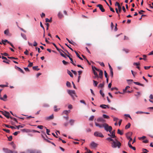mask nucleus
Masks as SVG:
<instances>
[{"label":"nucleus","mask_w":153,"mask_h":153,"mask_svg":"<svg viewBox=\"0 0 153 153\" xmlns=\"http://www.w3.org/2000/svg\"><path fill=\"white\" fill-rule=\"evenodd\" d=\"M91 146L93 147H97V145L94 142H92L91 144Z\"/></svg>","instance_id":"obj_15"},{"label":"nucleus","mask_w":153,"mask_h":153,"mask_svg":"<svg viewBox=\"0 0 153 153\" xmlns=\"http://www.w3.org/2000/svg\"><path fill=\"white\" fill-rule=\"evenodd\" d=\"M58 51H59V52L61 55L62 56L65 58L66 57V56L64 54H63L61 52V50L60 49H59V48H58Z\"/></svg>","instance_id":"obj_17"},{"label":"nucleus","mask_w":153,"mask_h":153,"mask_svg":"<svg viewBox=\"0 0 153 153\" xmlns=\"http://www.w3.org/2000/svg\"><path fill=\"white\" fill-rule=\"evenodd\" d=\"M52 21V19L51 18L50 19H48L47 18L45 19V22H51Z\"/></svg>","instance_id":"obj_34"},{"label":"nucleus","mask_w":153,"mask_h":153,"mask_svg":"<svg viewBox=\"0 0 153 153\" xmlns=\"http://www.w3.org/2000/svg\"><path fill=\"white\" fill-rule=\"evenodd\" d=\"M44 135L42 134L41 136H42V137L44 139V140H45L46 139L45 138V136L47 138L50 139L48 137H47V135H46V134H45V132H44Z\"/></svg>","instance_id":"obj_20"},{"label":"nucleus","mask_w":153,"mask_h":153,"mask_svg":"<svg viewBox=\"0 0 153 153\" xmlns=\"http://www.w3.org/2000/svg\"><path fill=\"white\" fill-rule=\"evenodd\" d=\"M17 70L19 71H20L23 74L24 73V71H23L19 67H17Z\"/></svg>","instance_id":"obj_33"},{"label":"nucleus","mask_w":153,"mask_h":153,"mask_svg":"<svg viewBox=\"0 0 153 153\" xmlns=\"http://www.w3.org/2000/svg\"><path fill=\"white\" fill-rule=\"evenodd\" d=\"M67 73H68V74L69 75H70V76L71 77H73V75L70 71L68 70H67Z\"/></svg>","instance_id":"obj_30"},{"label":"nucleus","mask_w":153,"mask_h":153,"mask_svg":"<svg viewBox=\"0 0 153 153\" xmlns=\"http://www.w3.org/2000/svg\"><path fill=\"white\" fill-rule=\"evenodd\" d=\"M111 117H112L113 118L114 121H116L117 122V120H118V119L116 117L113 116H112Z\"/></svg>","instance_id":"obj_36"},{"label":"nucleus","mask_w":153,"mask_h":153,"mask_svg":"<svg viewBox=\"0 0 153 153\" xmlns=\"http://www.w3.org/2000/svg\"><path fill=\"white\" fill-rule=\"evenodd\" d=\"M37 128H40V129H42L43 128V126L42 125L38 126Z\"/></svg>","instance_id":"obj_60"},{"label":"nucleus","mask_w":153,"mask_h":153,"mask_svg":"<svg viewBox=\"0 0 153 153\" xmlns=\"http://www.w3.org/2000/svg\"><path fill=\"white\" fill-rule=\"evenodd\" d=\"M92 70H94V69L99 72H100V71H101V70H100L99 69L97 68L94 66H92Z\"/></svg>","instance_id":"obj_29"},{"label":"nucleus","mask_w":153,"mask_h":153,"mask_svg":"<svg viewBox=\"0 0 153 153\" xmlns=\"http://www.w3.org/2000/svg\"><path fill=\"white\" fill-rule=\"evenodd\" d=\"M66 39L72 45H74V42L72 40L70 41L67 38H66Z\"/></svg>","instance_id":"obj_28"},{"label":"nucleus","mask_w":153,"mask_h":153,"mask_svg":"<svg viewBox=\"0 0 153 153\" xmlns=\"http://www.w3.org/2000/svg\"><path fill=\"white\" fill-rule=\"evenodd\" d=\"M111 147L113 148H116L117 147L120 148L121 146V143L118 141L117 138H115V140L111 143Z\"/></svg>","instance_id":"obj_2"},{"label":"nucleus","mask_w":153,"mask_h":153,"mask_svg":"<svg viewBox=\"0 0 153 153\" xmlns=\"http://www.w3.org/2000/svg\"><path fill=\"white\" fill-rule=\"evenodd\" d=\"M103 117L104 118H106V119H109V117L108 116V115H107L105 114H103Z\"/></svg>","instance_id":"obj_42"},{"label":"nucleus","mask_w":153,"mask_h":153,"mask_svg":"<svg viewBox=\"0 0 153 153\" xmlns=\"http://www.w3.org/2000/svg\"><path fill=\"white\" fill-rule=\"evenodd\" d=\"M3 150L5 153H13V151L7 148H4Z\"/></svg>","instance_id":"obj_7"},{"label":"nucleus","mask_w":153,"mask_h":153,"mask_svg":"<svg viewBox=\"0 0 153 153\" xmlns=\"http://www.w3.org/2000/svg\"><path fill=\"white\" fill-rule=\"evenodd\" d=\"M7 58L8 59H15V60H18V59L17 58H15V57H13V56H11V57L8 56Z\"/></svg>","instance_id":"obj_35"},{"label":"nucleus","mask_w":153,"mask_h":153,"mask_svg":"<svg viewBox=\"0 0 153 153\" xmlns=\"http://www.w3.org/2000/svg\"><path fill=\"white\" fill-rule=\"evenodd\" d=\"M105 120L102 117H99L97 119V121L98 122H105Z\"/></svg>","instance_id":"obj_11"},{"label":"nucleus","mask_w":153,"mask_h":153,"mask_svg":"<svg viewBox=\"0 0 153 153\" xmlns=\"http://www.w3.org/2000/svg\"><path fill=\"white\" fill-rule=\"evenodd\" d=\"M93 71L94 74L95 75H96V76L97 75H98L97 73L94 70H94H93Z\"/></svg>","instance_id":"obj_63"},{"label":"nucleus","mask_w":153,"mask_h":153,"mask_svg":"<svg viewBox=\"0 0 153 153\" xmlns=\"http://www.w3.org/2000/svg\"><path fill=\"white\" fill-rule=\"evenodd\" d=\"M98 63L99 64L102 66L104 67L105 66V65L103 62H99Z\"/></svg>","instance_id":"obj_55"},{"label":"nucleus","mask_w":153,"mask_h":153,"mask_svg":"<svg viewBox=\"0 0 153 153\" xmlns=\"http://www.w3.org/2000/svg\"><path fill=\"white\" fill-rule=\"evenodd\" d=\"M6 127L8 128H11L12 129L15 128H16L13 126H9L7 125L4 124Z\"/></svg>","instance_id":"obj_23"},{"label":"nucleus","mask_w":153,"mask_h":153,"mask_svg":"<svg viewBox=\"0 0 153 153\" xmlns=\"http://www.w3.org/2000/svg\"><path fill=\"white\" fill-rule=\"evenodd\" d=\"M98 77L102 79V78L103 72L102 71H100Z\"/></svg>","instance_id":"obj_19"},{"label":"nucleus","mask_w":153,"mask_h":153,"mask_svg":"<svg viewBox=\"0 0 153 153\" xmlns=\"http://www.w3.org/2000/svg\"><path fill=\"white\" fill-rule=\"evenodd\" d=\"M94 135L95 136L98 137H103L104 135L102 133L100 132L96 131L94 133Z\"/></svg>","instance_id":"obj_4"},{"label":"nucleus","mask_w":153,"mask_h":153,"mask_svg":"<svg viewBox=\"0 0 153 153\" xmlns=\"http://www.w3.org/2000/svg\"><path fill=\"white\" fill-rule=\"evenodd\" d=\"M104 86V83H100V84L98 86V88H102Z\"/></svg>","instance_id":"obj_39"},{"label":"nucleus","mask_w":153,"mask_h":153,"mask_svg":"<svg viewBox=\"0 0 153 153\" xmlns=\"http://www.w3.org/2000/svg\"><path fill=\"white\" fill-rule=\"evenodd\" d=\"M94 116L92 115V116H91L89 118V120L90 121H92L93 120L94 118Z\"/></svg>","instance_id":"obj_45"},{"label":"nucleus","mask_w":153,"mask_h":153,"mask_svg":"<svg viewBox=\"0 0 153 153\" xmlns=\"http://www.w3.org/2000/svg\"><path fill=\"white\" fill-rule=\"evenodd\" d=\"M38 66H33V69L34 70H35L36 71H38L39 70V68H37Z\"/></svg>","instance_id":"obj_38"},{"label":"nucleus","mask_w":153,"mask_h":153,"mask_svg":"<svg viewBox=\"0 0 153 153\" xmlns=\"http://www.w3.org/2000/svg\"><path fill=\"white\" fill-rule=\"evenodd\" d=\"M30 153H41L39 151L37 150H31L30 152Z\"/></svg>","instance_id":"obj_14"},{"label":"nucleus","mask_w":153,"mask_h":153,"mask_svg":"<svg viewBox=\"0 0 153 153\" xmlns=\"http://www.w3.org/2000/svg\"><path fill=\"white\" fill-rule=\"evenodd\" d=\"M97 7H99V8L100 9L102 12H105V10L103 6L101 4H99L97 5Z\"/></svg>","instance_id":"obj_8"},{"label":"nucleus","mask_w":153,"mask_h":153,"mask_svg":"<svg viewBox=\"0 0 153 153\" xmlns=\"http://www.w3.org/2000/svg\"><path fill=\"white\" fill-rule=\"evenodd\" d=\"M146 138L145 136H143L142 137H139L138 139L139 140H141L142 139H144Z\"/></svg>","instance_id":"obj_59"},{"label":"nucleus","mask_w":153,"mask_h":153,"mask_svg":"<svg viewBox=\"0 0 153 153\" xmlns=\"http://www.w3.org/2000/svg\"><path fill=\"white\" fill-rule=\"evenodd\" d=\"M0 112H1L7 118H9L10 117L9 116L10 113L9 112L6 111H0Z\"/></svg>","instance_id":"obj_5"},{"label":"nucleus","mask_w":153,"mask_h":153,"mask_svg":"<svg viewBox=\"0 0 153 153\" xmlns=\"http://www.w3.org/2000/svg\"><path fill=\"white\" fill-rule=\"evenodd\" d=\"M46 130L47 134L48 135H50V134H49V133L50 131V130L47 128H46Z\"/></svg>","instance_id":"obj_61"},{"label":"nucleus","mask_w":153,"mask_h":153,"mask_svg":"<svg viewBox=\"0 0 153 153\" xmlns=\"http://www.w3.org/2000/svg\"><path fill=\"white\" fill-rule=\"evenodd\" d=\"M118 7V11L119 13H120L122 10L121 6L120 5V6Z\"/></svg>","instance_id":"obj_52"},{"label":"nucleus","mask_w":153,"mask_h":153,"mask_svg":"<svg viewBox=\"0 0 153 153\" xmlns=\"http://www.w3.org/2000/svg\"><path fill=\"white\" fill-rule=\"evenodd\" d=\"M66 84V85L68 87H70L71 86V83L68 81L67 82Z\"/></svg>","instance_id":"obj_41"},{"label":"nucleus","mask_w":153,"mask_h":153,"mask_svg":"<svg viewBox=\"0 0 153 153\" xmlns=\"http://www.w3.org/2000/svg\"><path fill=\"white\" fill-rule=\"evenodd\" d=\"M129 88H130V87L129 86H127L125 89H123V93H125L126 92V90Z\"/></svg>","instance_id":"obj_46"},{"label":"nucleus","mask_w":153,"mask_h":153,"mask_svg":"<svg viewBox=\"0 0 153 153\" xmlns=\"http://www.w3.org/2000/svg\"><path fill=\"white\" fill-rule=\"evenodd\" d=\"M19 132H20L19 131H16V132H15L14 133H13V134L14 135L16 136L18 134V133H19Z\"/></svg>","instance_id":"obj_64"},{"label":"nucleus","mask_w":153,"mask_h":153,"mask_svg":"<svg viewBox=\"0 0 153 153\" xmlns=\"http://www.w3.org/2000/svg\"><path fill=\"white\" fill-rule=\"evenodd\" d=\"M7 97V95L6 94H4L3 96V98H2L1 97H0V99L1 100H2L4 101H6V100L5 99H6Z\"/></svg>","instance_id":"obj_16"},{"label":"nucleus","mask_w":153,"mask_h":153,"mask_svg":"<svg viewBox=\"0 0 153 153\" xmlns=\"http://www.w3.org/2000/svg\"><path fill=\"white\" fill-rule=\"evenodd\" d=\"M63 64L65 65H67L68 64V62L65 61V60H63L62 61Z\"/></svg>","instance_id":"obj_53"},{"label":"nucleus","mask_w":153,"mask_h":153,"mask_svg":"<svg viewBox=\"0 0 153 153\" xmlns=\"http://www.w3.org/2000/svg\"><path fill=\"white\" fill-rule=\"evenodd\" d=\"M117 133L120 135H122L123 134V132L119 129H118L117 130Z\"/></svg>","instance_id":"obj_31"},{"label":"nucleus","mask_w":153,"mask_h":153,"mask_svg":"<svg viewBox=\"0 0 153 153\" xmlns=\"http://www.w3.org/2000/svg\"><path fill=\"white\" fill-rule=\"evenodd\" d=\"M110 72L111 74V77H113V70H110Z\"/></svg>","instance_id":"obj_62"},{"label":"nucleus","mask_w":153,"mask_h":153,"mask_svg":"<svg viewBox=\"0 0 153 153\" xmlns=\"http://www.w3.org/2000/svg\"><path fill=\"white\" fill-rule=\"evenodd\" d=\"M74 52H75V53H76L77 56L79 59H80L81 60H83V59L79 55L78 53L75 51H74Z\"/></svg>","instance_id":"obj_21"},{"label":"nucleus","mask_w":153,"mask_h":153,"mask_svg":"<svg viewBox=\"0 0 153 153\" xmlns=\"http://www.w3.org/2000/svg\"><path fill=\"white\" fill-rule=\"evenodd\" d=\"M106 140H107L109 142L112 141V142H113V141H114V140L111 137L107 138Z\"/></svg>","instance_id":"obj_24"},{"label":"nucleus","mask_w":153,"mask_h":153,"mask_svg":"<svg viewBox=\"0 0 153 153\" xmlns=\"http://www.w3.org/2000/svg\"><path fill=\"white\" fill-rule=\"evenodd\" d=\"M132 132H129L126 134V135H128V136H129V137H131L132 136Z\"/></svg>","instance_id":"obj_40"},{"label":"nucleus","mask_w":153,"mask_h":153,"mask_svg":"<svg viewBox=\"0 0 153 153\" xmlns=\"http://www.w3.org/2000/svg\"><path fill=\"white\" fill-rule=\"evenodd\" d=\"M115 130H114L112 131L111 132H110V133L112 135L111 136H112V138H116V136L115 135Z\"/></svg>","instance_id":"obj_12"},{"label":"nucleus","mask_w":153,"mask_h":153,"mask_svg":"<svg viewBox=\"0 0 153 153\" xmlns=\"http://www.w3.org/2000/svg\"><path fill=\"white\" fill-rule=\"evenodd\" d=\"M4 42H7L10 44L11 45V46L14 48H15V47H14V46L11 43H10V42H9V41H8L7 40H6V39H5V40H2V41H1V42H2L3 44L4 45H5L6 44L5 43H4Z\"/></svg>","instance_id":"obj_6"},{"label":"nucleus","mask_w":153,"mask_h":153,"mask_svg":"<svg viewBox=\"0 0 153 153\" xmlns=\"http://www.w3.org/2000/svg\"><path fill=\"white\" fill-rule=\"evenodd\" d=\"M58 17L59 18H62L63 17V16L61 12H59L58 14Z\"/></svg>","instance_id":"obj_26"},{"label":"nucleus","mask_w":153,"mask_h":153,"mask_svg":"<svg viewBox=\"0 0 153 153\" xmlns=\"http://www.w3.org/2000/svg\"><path fill=\"white\" fill-rule=\"evenodd\" d=\"M131 126V124L130 123H128L127 125H126L125 127L126 129H127L130 128Z\"/></svg>","instance_id":"obj_32"},{"label":"nucleus","mask_w":153,"mask_h":153,"mask_svg":"<svg viewBox=\"0 0 153 153\" xmlns=\"http://www.w3.org/2000/svg\"><path fill=\"white\" fill-rule=\"evenodd\" d=\"M68 93L71 96L72 98L74 99V96H76L75 91H74L69 90L68 91Z\"/></svg>","instance_id":"obj_3"},{"label":"nucleus","mask_w":153,"mask_h":153,"mask_svg":"<svg viewBox=\"0 0 153 153\" xmlns=\"http://www.w3.org/2000/svg\"><path fill=\"white\" fill-rule=\"evenodd\" d=\"M75 122V120L73 119H71L70 120L69 123H70L71 126H72Z\"/></svg>","instance_id":"obj_18"},{"label":"nucleus","mask_w":153,"mask_h":153,"mask_svg":"<svg viewBox=\"0 0 153 153\" xmlns=\"http://www.w3.org/2000/svg\"><path fill=\"white\" fill-rule=\"evenodd\" d=\"M123 50L126 53H128L129 52V50L127 49L124 48L123 49Z\"/></svg>","instance_id":"obj_48"},{"label":"nucleus","mask_w":153,"mask_h":153,"mask_svg":"<svg viewBox=\"0 0 153 153\" xmlns=\"http://www.w3.org/2000/svg\"><path fill=\"white\" fill-rule=\"evenodd\" d=\"M106 105H100V107L103 108L105 109L106 108V107H105Z\"/></svg>","instance_id":"obj_49"},{"label":"nucleus","mask_w":153,"mask_h":153,"mask_svg":"<svg viewBox=\"0 0 153 153\" xmlns=\"http://www.w3.org/2000/svg\"><path fill=\"white\" fill-rule=\"evenodd\" d=\"M54 116L53 114H52L51 115L49 116L46 117H45V119L47 120H52L53 119Z\"/></svg>","instance_id":"obj_9"},{"label":"nucleus","mask_w":153,"mask_h":153,"mask_svg":"<svg viewBox=\"0 0 153 153\" xmlns=\"http://www.w3.org/2000/svg\"><path fill=\"white\" fill-rule=\"evenodd\" d=\"M134 83L136 84V85H140V86H144V85L143 84H141L139 82H134Z\"/></svg>","instance_id":"obj_22"},{"label":"nucleus","mask_w":153,"mask_h":153,"mask_svg":"<svg viewBox=\"0 0 153 153\" xmlns=\"http://www.w3.org/2000/svg\"><path fill=\"white\" fill-rule=\"evenodd\" d=\"M70 110H65L63 112V114H65L66 115H68V114L70 113Z\"/></svg>","instance_id":"obj_13"},{"label":"nucleus","mask_w":153,"mask_h":153,"mask_svg":"<svg viewBox=\"0 0 153 153\" xmlns=\"http://www.w3.org/2000/svg\"><path fill=\"white\" fill-rule=\"evenodd\" d=\"M65 55L66 56H67V57H68L69 59H70V60L71 62L73 65H74V66H76V65L75 64V63L73 61V59L71 58L68 55H67V54H65Z\"/></svg>","instance_id":"obj_10"},{"label":"nucleus","mask_w":153,"mask_h":153,"mask_svg":"<svg viewBox=\"0 0 153 153\" xmlns=\"http://www.w3.org/2000/svg\"><path fill=\"white\" fill-rule=\"evenodd\" d=\"M8 139L9 141H11L12 139V136H10L9 137H8Z\"/></svg>","instance_id":"obj_58"},{"label":"nucleus","mask_w":153,"mask_h":153,"mask_svg":"<svg viewBox=\"0 0 153 153\" xmlns=\"http://www.w3.org/2000/svg\"><path fill=\"white\" fill-rule=\"evenodd\" d=\"M28 130V131L32 132H33V133H35V132H38V133H40V132L39 131H36V130H32V131H30V130Z\"/></svg>","instance_id":"obj_37"},{"label":"nucleus","mask_w":153,"mask_h":153,"mask_svg":"<svg viewBox=\"0 0 153 153\" xmlns=\"http://www.w3.org/2000/svg\"><path fill=\"white\" fill-rule=\"evenodd\" d=\"M28 62L29 63V64L28 65V67H32L33 65V63L32 62H30L28 61Z\"/></svg>","instance_id":"obj_43"},{"label":"nucleus","mask_w":153,"mask_h":153,"mask_svg":"<svg viewBox=\"0 0 153 153\" xmlns=\"http://www.w3.org/2000/svg\"><path fill=\"white\" fill-rule=\"evenodd\" d=\"M93 81L94 82L93 85H94V86L95 87L97 86V84H98L99 82L96 81H95L94 80H93Z\"/></svg>","instance_id":"obj_25"},{"label":"nucleus","mask_w":153,"mask_h":153,"mask_svg":"<svg viewBox=\"0 0 153 153\" xmlns=\"http://www.w3.org/2000/svg\"><path fill=\"white\" fill-rule=\"evenodd\" d=\"M3 131H6V132H7V133H10V130H8V129H3Z\"/></svg>","instance_id":"obj_56"},{"label":"nucleus","mask_w":153,"mask_h":153,"mask_svg":"<svg viewBox=\"0 0 153 153\" xmlns=\"http://www.w3.org/2000/svg\"><path fill=\"white\" fill-rule=\"evenodd\" d=\"M63 117L66 121H68V120L69 117L68 115H66L65 116H64Z\"/></svg>","instance_id":"obj_47"},{"label":"nucleus","mask_w":153,"mask_h":153,"mask_svg":"<svg viewBox=\"0 0 153 153\" xmlns=\"http://www.w3.org/2000/svg\"><path fill=\"white\" fill-rule=\"evenodd\" d=\"M131 72L133 76L135 77V75L136 74V73L134 72L132 70L131 71Z\"/></svg>","instance_id":"obj_57"},{"label":"nucleus","mask_w":153,"mask_h":153,"mask_svg":"<svg viewBox=\"0 0 153 153\" xmlns=\"http://www.w3.org/2000/svg\"><path fill=\"white\" fill-rule=\"evenodd\" d=\"M40 26L43 28V29L44 30V33H45V28L44 27H43V25H42V23L40 22Z\"/></svg>","instance_id":"obj_54"},{"label":"nucleus","mask_w":153,"mask_h":153,"mask_svg":"<svg viewBox=\"0 0 153 153\" xmlns=\"http://www.w3.org/2000/svg\"><path fill=\"white\" fill-rule=\"evenodd\" d=\"M95 123L96 126L100 128L103 127H104L105 130L106 131H109L110 132H111V131L112 130V127L110 126H109L106 123H104L103 124H100L97 122H95Z\"/></svg>","instance_id":"obj_1"},{"label":"nucleus","mask_w":153,"mask_h":153,"mask_svg":"<svg viewBox=\"0 0 153 153\" xmlns=\"http://www.w3.org/2000/svg\"><path fill=\"white\" fill-rule=\"evenodd\" d=\"M43 106L45 107H48L49 106V105L48 104L45 103L43 105Z\"/></svg>","instance_id":"obj_51"},{"label":"nucleus","mask_w":153,"mask_h":153,"mask_svg":"<svg viewBox=\"0 0 153 153\" xmlns=\"http://www.w3.org/2000/svg\"><path fill=\"white\" fill-rule=\"evenodd\" d=\"M21 36H22L25 40H27V39L26 35L22 33H21Z\"/></svg>","instance_id":"obj_27"},{"label":"nucleus","mask_w":153,"mask_h":153,"mask_svg":"<svg viewBox=\"0 0 153 153\" xmlns=\"http://www.w3.org/2000/svg\"><path fill=\"white\" fill-rule=\"evenodd\" d=\"M100 93L101 95L103 97H104L105 96L104 94L102 92L101 90H100Z\"/></svg>","instance_id":"obj_44"},{"label":"nucleus","mask_w":153,"mask_h":153,"mask_svg":"<svg viewBox=\"0 0 153 153\" xmlns=\"http://www.w3.org/2000/svg\"><path fill=\"white\" fill-rule=\"evenodd\" d=\"M4 34L7 35L9 33V30H6L4 31Z\"/></svg>","instance_id":"obj_50"}]
</instances>
